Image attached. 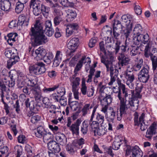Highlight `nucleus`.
Listing matches in <instances>:
<instances>
[{
  "instance_id": "2f4dec72",
  "label": "nucleus",
  "mask_w": 157,
  "mask_h": 157,
  "mask_svg": "<svg viewBox=\"0 0 157 157\" xmlns=\"http://www.w3.org/2000/svg\"><path fill=\"white\" fill-rule=\"evenodd\" d=\"M99 124L98 122L97 121H90V120L89 121V124L90 126L92 129H95L93 130L94 135H96V130L99 128Z\"/></svg>"
},
{
  "instance_id": "39448f33",
  "label": "nucleus",
  "mask_w": 157,
  "mask_h": 157,
  "mask_svg": "<svg viewBox=\"0 0 157 157\" xmlns=\"http://www.w3.org/2000/svg\"><path fill=\"white\" fill-rule=\"evenodd\" d=\"M5 56L10 59L7 62V67L10 69L19 60L17 54L15 53L11 50H6L5 52Z\"/></svg>"
},
{
  "instance_id": "cd10ccee",
  "label": "nucleus",
  "mask_w": 157,
  "mask_h": 157,
  "mask_svg": "<svg viewBox=\"0 0 157 157\" xmlns=\"http://www.w3.org/2000/svg\"><path fill=\"white\" fill-rule=\"evenodd\" d=\"M45 133L46 131L43 128L42 126H40L37 128V132L35 133V134L36 137L41 138Z\"/></svg>"
},
{
  "instance_id": "0e129e2a",
  "label": "nucleus",
  "mask_w": 157,
  "mask_h": 157,
  "mask_svg": "<svg viewBox=\"0 0 157 157\" xmlns=\"http://www.w3.org/2000/svg\"><path fill=\"white\" fill-rule=\"evenodd\" d=\"M13 108L15 109V111L17 113H20V109L18 100L16 101L15 104L13 105Z\"/></svg>"
},
{
  "instance_id": "f03ea898",
  "label": "nucleus",
  "mask_w": 157,
  "mask_h": 157,
  "mask_svg": "<svg viewBox=\"0 0 157 157\" xmlns=\"http://www.w3.org/2000/svg\"><path fill=\"white\" fill-rule=\"evenodd\" d=\"M129 48L128 44L127 43H126L124 45H121V42L120 41L117 40L116 41L114 48V52L117 54L120 51L118 57L119 64L122 67L127 65L129 63L130 59L125 54L129 52Z\"/></svg>"
},
{
  "instance_id": "c03bdc74",
  "label": "nucleus",
  "mask_w": 157,
  "mask_h": 157,
  "mask_svg": "<svg viewBox=\"0 0 157 157\" xmlns=\"http://www.w3.org/2000/svg\"><path fill=\"white\" fill-rule=\"evenodd\" d=\"M121 90H122L123 94H124V98L126 99V97H127L128 96V93L127 90L125 88V86L124 85H121L120 87L119 88L118 93H119V92H120V93L121 94Z\"/></svg>"
},
{
  "instance_id": "0eeeda50",
  "label": "nucleus",
  "mask_w": 157,
  "mask_h": 157,
  "mask_svg": "<svg viewBox=\"0 0 157 157\" xmlns=\"http://www.w3.org/2000/svg\"><path fill=\"white\" fill-rule=\"evenodd\" d=\"M134 116L135 125L138 126L140 125V128L142 131H144L147 128V126L145 124V123L144 122V118L145 116L144 113H142L139 119V115L137 112L135 113Z\"/></svg>"
},
{
  "instance_id": "69168bd1",
  "label": "nucleus",
  "mask_w": 157,
  "mask_h": 157,
  "mask_svg": "<svg viewBox=\"0 0 157 157\" xmlns=\"http://www.w3.org/2000/svg\"><path fill=\"white\" fill-rule=\"evenodd\" d=\"M37 67V64L31 66L29 67V70L30 73L35 74L36 68Z\"/></svg>"
},
{
  "instance_id": "a878e982",
  "label": "nucleus",
  "mask_w": 157,
  "mask_h": 157,
  "mask_svg": "<svg viewBox=\"0 0 157 157\" xmlns=\"http://www.w3.org/2000/svg\"><path fill=\"white\" fill-rule=\"evenodd\" d=\"M126 78L127 79V82L132 83L134 79V75L133 73L129 71H127L125 73Z\"/></svg>"
},
{
  "instance_id": "e433bc0d",
  "label": "nucleus",
  "mask_w": 157,
  "mask_h": 157,
  "mask_svg": "<svg viewBox=\"0 0 157 157\" xmlns=\"http://www.w3.org/2000/svg\"><path fill=\"white\" fill-rule=\"evenodd\" d=\"M149 67L147 65L144 66L141 70L140 71L139 74L145 75H149Z\"/></svg>"
},
{
  "instance_id": "bf43d9fd",
  "label": "nucleus",
  "mask_w": 157,
  "mask_h": 157,
  "mask_svg": "<svg viewBox=\"0 0 157 157\" xmlns=\"http://www.w3.org/2000/svg\"><path fill=\"white\" fill-rule=\"evenodd\" d=\"M52 135L51 134L50 132L46 133L44 134L43 136L44 140H48L52 139Z\"/></svg>"
},
{
  "instance_id": "6e6552de",
  "label": "nucleus",
  "mask_w": 157,
  "mask_h": 157,
  "mask_svg": "<svg viewBox=\"0 0 157 157\" xmlns=\"http://www.w3.org/2000/svg\"><path fill=\"white\" fill-rule=\"evenodd\" d=\"M58 89L57 90V93L59 94L62 96L65 94V88L63 86H61L60 85H57L54 86L52 87L47 88L44 87L42 89L43 92L46 94H48L50 92L54 91L56 89Z\"/></svg>"
},
{
  "instance_id": "58836bf2",
  "label": "nucleus",
  "mask_w": 157,
  "mask_h": 157,
  "mask_svg": "<svg viewBox=\"0 0 157 157\" xmlns=\"http://www.w3.org/2000/svg\"><path fill=\"white\" fill-rule=\"evenodd\" d=\"M117 30L113 29V30L112 31V30L111 29L109 31V32H110V34H112L113 31V36L114 38L116 40H115L114 39L113 40V42H115V44H116V40H118L119 41H120L121 42V41L120 40H118L119 39L118 37L120 35V34L119 33L117 32Z\"/></svg>"
},
{
  "instance_id": "4c0bfd02",
  "label": "nucleus",
  "mask_w": 157,
  "mask_h": 157,
  "mask_svg": "<svg viewBox=\"0 0 157 157\" xmlns=\"http://www.w3.org/2000/svg\"><path fill=\"white\" fill-rule=\"evenodd\" d=\"M149 76L139 74L138 79L140 82L143 83H146L148 80Z\"/></svg>"
},
{
  "instance_id": "864d4df0",
  "label": "nucleus",
  "mask_w": 157,
  "mask_h": 157,
  "mask_svg": "<svg viewBox=\"0 0 157 157\" xmlns=\"http://www.w3.org/2000/svg\"><path fill=\"white\" fill-rule=\"evenodd\" d=\"M96 132L98 135L100 136L104 135L106 132V131L104 128H98V129L96 130Z\"/></svg>"
},
{
  "instance_id": "20e7f679",
  "label": "nucleus",
  "mask_w": 157,
  "mask_h": 157,
  "mask_svg": "<svg viewBox=\"0 0 157 157\" xmlns=\"http://www.w3.org/2000/svg\"><path fill=\"white\" fill-rule=\"evenodd\" d=\"M124 141L127 148L126 149H125L126 156L131 155L129 157H142V156L143 153L138 146H135L132 149L130 146L127 145V141L126 140H124Z\"/></svg>"
},
{
  "instance_id": "2eb2a0df",
  "label": "nucleus",
  "mask_w": 157,
  "mask_h": 157,
  "mask_svg": "<svg viewBox=\"0 0 157 157\" xmlns=\"http://www.w3.org/2000/svg\"><path fill=\"white\" fill-rule=\"evenodd\" d=\"M39 3H40V1H36L32 3L30 2V8H33V13L36 16H38L41 13L40 8L39 7Z\"/></svg>"
},
{
  "instance_id": "e2e57ef3",
  "label": "nucleus",
  "mask_w": 157,
  "mask_h": 157,
  "mask_svg": "<svg viewBox=\"0 0 157 157\" xmlns=\"http://www.w3.org/2000/svg\"><path fill=\"white\" fill-rule=\"evenodd\" d=\"M73 146L71 145H67L66 147L67 151L71 154H73L75 152V150L73 147Z\"/></svg>"
},
{
  "instance_id": "5701e85b",
  "label": "nucleus",
  "mask_w": 157,
  "mask_h": 157,
  "mask_svg": "<svg viewBox=\"0 0 157 157\" xmlns=\"http://www.w3.org/2000/svg\"><path fill=\"white\" fill-rule=\"evenodd\" d=\"M120 113L119 114H117V119L118 121H120L123 115L124 114L126 113V110H127V107L126 106L125 107L124 105L121 104L120 102Z\"/></svg>"
},
{
  "instance_id": "6ab92c4d",
  "label": "nucleus",
  "mask_w": 157,
  "mask_h": 157,
  "mask_svg": "<svg viewBox=\"0 0 157 157\" xmlns=\"http://www.w3.org/2000/svg\"><path fill=\"white\" fill-rule=\"evenodd\" d=\"M56 139L62 145H65L67 142V138L65 135L63 134L56 135Z\"/></svg>"
},
{
  "instance_id": "b1692460",
  "label": "nucleus",
  "mask_w": 157,
  "mask_h": 157,
  "mask_svg": "<svg viewBox=\"0 0 157 157\" xmlns=\"http://www.w3.org/2000/svg\"><path fill=\"white\" fill-rule=\"evenodd\" d=\"M10 2L7 0L2 1L1 5V9L5 11H8L10 8Z\"/></svg>"
},
{
  "instance_id": "5fc2aeb1",
  "label": "nucleus",
  "mask_w": 157,
  "mask_h": 157,
  "mask_svg": "<svg viewBox=\"0 0 157 157\" xmlns=\"http://www.w3.org/2000/svg\"><path fill=\"white\" fill-rule=\"evenodd\" d=\"M96 120L98 122H99V123L101 125L103 123L104 121V117L103 116L98 113L97 116Z\"/></svg>"
},
{
  "instance_id": "de8ad7c7",
  "label": "nucleus",
  "mask_w": 157,
  "mask_h": 157,
  "mask_svg": "<svg viewBox=\"0 0 157 157\" xmlns=\"http://www.w3.org/2000/svg\"><path fill=\"white\" fill-rule=\"evenodd\" d=\"M45 32L47 36H51L54 33V31L52 28H46L44 29Z\"/></svg>"
},
{
  "instance_id": "680f3d73",
  "label": "nucleus",
  "mask_w": 157,
  "mask_h": 157,
  "mask_svg": "<svg viewBox=\"0 0 157 157\" xmlns=\"http://www.w3.org/2000/svg\"><path fill=\"white\" fill-rule=\"evenodd\" d=\"M134 10L136 14L137 15H140L142 13V10L140 6L137 5H135Z\"/></svg>"
},
{
  "instance_id": "423d86ee",
  "label": "nucleus",
  "mask_w": 157,
  "mask_h": 157,
  "mask_svg": "<svg viewBox=\"0 0 157 157\" xmlns=\"http://www.w3.org/2000/svg\"><path fill=\"white\" fill-rule=\"evenodd\" d=\"M120 103L122 104H123L125 107L127 106V109L131 106L132 109L133 107V109H136L138 108V105L139 101L137 100H133L132 99H129L128 100L124 98H122L121 97L120 92H119V94L117 96Z\"/></svg>"
},
{
  "instance_id": "aec40b11",
  "label": "nucleus",
  "mask_w": 157,
  "mask_h": 157,
  "mask_svg": "<svg viewBox=\"0 0 157 157\" xmlns=\"http://www.w3.org/2000/svg\"><path fill=\"white\" fill-rule=\"evenodd\" d=\"M9 73L11 80L9 81L8 86L9 87H12L14 86L15 84V79L13 77H14L15 74H17V72L15 70H12L9 72Z\"/></svg>"
},
{
  "instance_id": "79ce46f5",
  "label": "nucleus",
  "mask_w": 157,
  "mask_h": 157,
  "mask_svg": "<svg viewBox=\"0 0 157 157\" xmlns=\"http://www.w3.org/2000/svg\"><path fill=\"white\" fill-rule=\"evenodd\" d=\"M81 91L82 94L83 95H86V94L87 92V88L86 86L85 81L83 80V78L82 79V87L81 88Z\"/></svg>"
},
{
  "instance_id": "774afa93",
  "label": "nucleus",
  "mask_w": 157,
  "mask_h": 157,
  "mask_svg": "<svg viewBox=\"0 0 157 157\" xmlns=\"http://www.w3.org/2000/svg\"><path fill=\"white\" fill-rule=\"evenodd\" d=\"M94 90L93 87L90 88H89L86 93V95L88 97H91L93 96L94 93Z\"/></svg>"
},
{
  "instance_id": "f8f14e48",
  "label": "nucleus",
  "mask_w": 157,
  "mask_h": 157,
  "mask_svg": "<svg viewBox=\"0 0 157 157\" xmlns=\"http://www.w3.org/2000/svg\"><path fill=\"white\" fill-rule=\"evenodd\" d=\"M47 144L48 149L53 153H58L60 150L59 144L55 141L51 140Z\"/></svg>"
},
{
  "instance_id": "f3484780",
  "label": "nucleus",
  "mask_w": 157,
  "mask_h": 157,
  "mask_svg": "<svg viewBox=\"0 0 157 157\" xmlns=\"http://www.w3.org/2000/svg\"><path fill=\"white\" fill-rule=\"evenodd\" d=\"M156 128V125L152 124L148 129L146 132L145 137L149 140L151 139L152 136L155 133V131Z\"/></svg>"
},
{
  "instance_id": "dca6fc26",
  "label": "nucleus",
  "mask_w": 157,
  "mask_h": 157,
  "mask_svg": "<svg viewBox=\"0 0 157 157\" xmlns=\"http://www.w3.org/2000/svg\"><path fill=\"white\" fill-rule=\"evenodd\" d=\"M126 25H127V27L126 29L124 30L121 29V33L124 34V35L126 38L125 44L126 43H127L126 41L128 39H129L128 37L130 35L132 30V22H130L129 24H126Z\"/></svg>"
},
{
  "instance_id": "338daca9",
  "label": "nucleus",
  "mask_w": 157,
  "mask_h": 157,
  "mask_svg": "<svg viewBox=\"0 0 157 157\" xmlns=\"http://www.w3.org/2000/svg\"><path fill=\"white\" fill-rule=\"evenodd\" d=\"M90 106V104H86L85 105L82 110V111L83 113V116H85L86 114L87 110L89 109Z\"/></svg>"
},
{
  "instance_id": "4be33fe9",
  "label": "nucleus",
  "mask_w": 157,
  "mask_h": 157,
  "mask_svg": "<svg viewBox=\"0 0 157 157\" xmlns=\"http://www.w3.org/2000/svg\"><path fill=\"white\" fill-rule=\"evenodd\" d=\"M78 28V25L76 24H73L68 25L66 29V36L68 37L69 35L72 34L74 30H76Z\"/></svg>"
},
{
  "instance_id": "09e8293b",
  "label": "nucleus",
  "mask_w": 157,
  "mask_h": 157,
  "mask_svg": "<svg viewBox=\"0 0 157 157\" xmlns=\"http://www.w3.org/2000/svg\"><path fill=\"white\" fill-rule=\"evenodd\" d=\"M121 19L122 21L124 22L127 23L126 24H129L130 22H131V18L128 17L127 15H123L121 17Z\"/></svg>"
},
{
  "instance_id": "13d9d810",
  "label": "nucleus",
  "mask_w": 157,
  "mask_h": 157,
  "mask_svg": "<svg viewBox=\"0 0 157 157\" xmlns=\"http://www.w3.org/2000/svg\"><path fill=\"white\" fill-rule=\"evenodd\" d=\"M25 17L23 16L19 17L18 21L17 22V26L18 25H22L24 24L25 21Z\"/></svg>"
},
{
  "instance_id": "a211bd4d",
  "label": "nucleus",
  "mask_w": 157,
  "mask_h": 157,
  "mask_svg": "<svg viewBox=\"0 0 157 157\" xmlns=\"http://www.w3.org/2000/svg\"><path fill=\"white\" fill-rule=\"evenodd\" d=\"M25 104L27 108L29 107L30 108L31 113L30 115L29 114L28 116H33L34 113L32 111L34 109L35 107V105H36L35 102L34 101H30L29 98H27L25 102Z\"/></svg>"
},
{
  "instance_id": "412c9836",
  "label": "nucleus",
  "mask_w": 157,
  "mask_h": 157,
  "mask_svg": "<svg viewBox=\"0 0 157 157\" xmlns=\"http://www.w3.org/2000/svg\"><path fill=\"white\" fill-rule=\"evenodd\" d=\"M39 7L40 8L41 13L45 17H47L48 15L49 8L44 5L40 1Z\"/></svg>"
},
{
  "instance_id": "7ed1b4c3",
  "label": "nucleus",
  "mask_w": 157,
  "mask_h": 157,
  "mask_svg": "<svg viewBox=\"0 0 157 157\" xmlns=\"http://www.w3.org/2000/svg\"><path fill=\"white\" fill-rule=\"evenodd\" d=\"M114 61V57L111 55L106 56L105 59L103 58V56L101 57V62L106 66L107 71H110V75L113 74L114 70L115 72H118L117 69L114 68L115 65H113Z\"/></svg>"
},
{
  "instance_id": "1a4fd4ad",
  "label": "nucleus",
  "mask_w": 157,
  "mask_h": 157,
  "mask_svg": "<svg viewBox=\"0 0 157 157\" xmlns=\"http://www.w3.org/2000/svg\"><path fill=\"white\" fill-rule=\"evenodd\" d=\"M79 39L77 37H74L72 38L68 43L67 47L71 51L70 55L71 56L77 48L78 45Z\"/></svg>"
},
{
  "instance_id": "6e6d98bb",
  "label": "nucleus",
  "mask_w": 157,
  "mask_h": 157,
  "mask_svg": "<svg viewBox=\"0 0 157 157\" xmlns=\"http://www.w3.org/2000/svg\"><path fill=\"white\" fill-rule=\"evenodd\" d=\"M46 2L50 4L52 7H56L58 6L56 3H55L57 0H45Z\"/></svg>"
},
{
  "instance_id": "49530a36",
  "label": "nucleus",
  "mask_w": 157,
  "mask_h": 157,
  "mask_svg": "<svg viewBox=\"0 0 157 157\" xmlns=\"http://www.w3.org/2000/svg\"><path fill=\"white\" fill-rule=\"evenodd\" d=\"M143 65V60L142 59H140L138 61V63L135 65L134 67L135 71L139 70Z\"/></svg>"
},
{
  "instance_id": "052dcab7",
  "label": "nucleus",
  "mask_w": 157,
  "mask_h": 157,
  "mask_svg": "<svg viewBox=\"0 0 157 157\" xmlns=\"http://www.w3.org/2000/svg\"><path fill=\"white\" fill-rule=\"evenodd\" d=\"M42 102L45 105V107L48 108L50 106V102L48 99L46 97L42 98Z\"/></svg>"
},
{
  "instance_id": "ea45409f",
  "label": "nucleus",
  "mask_w": 157,
  "mask_h": 157,
  "mask_svg": "<svg viewBox=\"0 0 157 157\" xmlns=\"http://www.w3.org/2000/svg\"><path fill=\"white\" fill-rule=\"evenodd\" d=\"M142 31V28L140 24H137L133 30L134 34L136 35L141 33Z\"/></svg>"
},
{
  "instance_id": "4d7b16f0",
  "label": "nucleus",
  "mask_w": 157,
  "mask_h": 157,
  "mask_svg": "<svg viewBox=\"0 0 157 157\" xmlns=\"http://www.w3.org/2000/svg\"><path fill=\"white\" fill-rule=\"evenodd\" d=\"M97 42L96 38L93 37L90 40L88 45L90 48H93L94 47Z\"/></svg>"
},
{
  "instance_id": "473e14b6",
  "label": "nucleus",
  "mask_w": 157,
  "mask_h": 157,
  "mask_svg": "<svg viewBox=\"0 0 157 157\" xmlns=\"http://www.w3.org/2000/svg\"><path fill=\"white\" fill-rule=\"evenodd\" d=\"M53 57V54L51 52H49L43 58L44 59V61L48 64L51 63Z\"/></svg>"
},
{
  "instance_id": "393cba45",
  "label": "nucleus",
  "mask_w": 157,
  "mask_h": 157,
  "mask_svg": "<svg viewBox=\"0 0 157 157\" xmlns=\"http://www.w3.org/2000/svg\"><path fill=\"white\" fill-rule=\"evenodd\" d=\"M112 27L113 29L119 30L123 29L124 26L119 21L114 20L112 21Z\"/></svg>"
},
{
  "instance_id": "bb28decb",
  "label": "nucleus",
  "mask_w": 157,
  "mask_h": 157,
  "mask_svg": "<svg viewBox=\"0 0 157 157\" xmlns=\"http://www.w3.org/2000/svg\"><path fill=\"white\" fill-rule=\"evenodd\" d=\"M136 36L133 38V42L134 44L140 45L143 41V34L139 33L136 34Z\"/></svg>"
},
{
  "instance_id": "9b49d317",
  "label": "nucleus",
  "mask_w": 157,
  "mask_h": 157,
  "mask_svg": "<svg viewBox=\"0 0 157 157\" xmlns=\"http://www.w3.org/2000/svg\"><path fill=\"white\" fill-rule=\"evenodd\" d=\"M149 55L152 62V69L154 72L157 68V49L153 48Z\"/></svg>"
},
{
  "instance_id": "72a5a7b5",
  "label": "nucleus",
  "mask_w": 157,
  "mask_h": 157,
  "mask_svg": "<svg viewBox=\"0 0 157 157\" xmlns=\"http://www.w3.org/2000/svg\"><path fill=\"white\" fill-rule=\"evenodd\" d=\"M8 36L9 39L7 41L10 45L12 46L13 44H12V42H10V41L15 42V37H17V35L16 34H12L11 33L8 34Z\"/></svg>"
},
{
  "instance_id": "a18cd8bd",
  "label": "nucleus",
  "mask_w": 157,
  "mask_h": 157,
  "mask_svg": "<svg viewBox=\"0 0 157 157\" xmlns=\"http://www.w3.org/2000/svg\"><path fill=\"white\" fill-rule=\"evenodd\" d=\"M142 87L141 86L140 87L137 86L136 88L135 96V97L139 98H140L141 96L140 94Z\"/></svg>"
},
{
  "instance_id": "c9c22d12",
  "label": "nucleus",
  "mask_w": 157,
  "mask_h": 157,
  "mask_svg": "<svg viewBox=\"0 0 157 157\" xmlns=\"http://www.w3.org/2000/svg\"><path fill=\"white\" fill-rule=\"evenodd\" d=\"M24 6V4L19 2L16 4L15 11L17 13H20L23 10Z\"/></svg>"
},
{
  "instance_id": "ddd939ff",
  "label": "nucleus",
  "mask_w": 157,
  "mask_h": 157,
  "mask_svg": "<svg viewBox=\"0 0 157 157\" xmlns=\"http://www.w3.org/2000/svg\"><path fill=\"white\" fill-rule=\"evenodd\" d=\"M46 52L45 49L43 48L39 47L36 49L35 52L32 51V55L33 56L38 57L39 59H42L46 55Z\"/></svg>"
},
{
  "instance_id": "c85d7f7f",
  "label": "nucleus",
  "mask_w": 157,
  "mask_h": 157,
  "mask_svg": "<svg viewBox=\"0 0 157 157\" xmlns=\"http://www.w3.org/2000/svg\"><path fill=\"white\" fill-rule=\"evenodd\" d=\"M68 13L67 15V20L69 22L72 21L76 17L77 13L71 10H68Z\"/></svg>"
},
{
  "instance_id": "37998d69",
  "label": "nucleus",
  "mask_w": 157,
  "mask_h": 157,
  "mask_svg": "<svg viewBox=\"0 0 157 157\" xmlns=\"http://www.w3.org/2000/svg\"><path fill=\"white\" fill-rule=\"evenodd\" d=\"M80 79L79 78L76 77L75 78V80L72 82V89L74 90L75 89H77V87L79 86V82Z\"/></svg>"
},
{
  "instance_id": "9d476101",
  "label": "nucleus",
  "mask_w": 157,
  "mask_h": 157,
  "mask_svg": "<svg viewBox=\"0 0 157 157\" xmlns=\"http://www.w3.org/2000/svg\"><path fill=\"white\" fill-rule=\"evenodd\" d=\"M32 93L33 94L35 100L39 103L42 100L43 97L40 87L38 86L32 88Z\"/></svg>"
},
{
  "instance_id": "4468645a",
  "label": "nucleus",
  "mask_w": 157,
  "mask_h": 157,
  "mask_svg": "<svg viewBox=\"0 0 157 157\" xmlns=\"http://www.w3.org/2000/svg\"><path fill=\"white\" fill-rule=\"evenodd\" d=\"M81 122L80 119L77 120L76 122L73 124L69 128V129L71 131L73 134L78 135L79 134V126Z\"/></svg>"
},
{
  "instance_id": "7c9ffc66",
  "label": "nucleus",
  "mask_w": 157,
  "mask_h": 157,
  "mask_svg": "<svg viewBox=\"0 0 157 157\" xmlns=\"http://www.w3.org/2000/svg\"><path fill=\"white\" fill-rule=\"evenodd\" d=\"M139 45L135 44L134 46L132 45L130 48V54L132 56H135L138 53Z\"/></svg>"
},
{
  "instance_id": "c756f323",
  "label": "nucleus",
  "mask_w": 157,
  "mask_h": 157,
  "mask_svg": "<svg viewBox=\"0 0 157 157\" xmlns=\"http://www.w3.org/2000/svg\"><path fill=\"white\" fill-rule=\"evenodd\" d=\"M3 141L0 138V152L2 154H4L7 153L8 151V148L7 146H4Z\"/></svg>"
},
{
  "instance_id": "f704fd0d",
  "label": "nucleus",
  "mask_w": 157,
  "mask_h": 157,
  "mask_svg": "<svg viewBox=\"0 0 157 157\" xmlns=\"http://www.w3.org/2000/svg\"><path fill=\"white\" fill-rule=\"evenodd\" d=\"M53 22L55 26L59 25L60 24H63L64 22L63 20L60 16H57L53 19Z\"/></svg>"
},
{
  "instance_id": "a19ab883",
  "label": "nucleus",
  "mask_w": 157,
  "mask_h": 157,
  "mask_svg": "<svg viewBox=\"0 0 157 157\" xmlns=\"http://www.w3.org/2000/svg\"><path fill=\"white\" fill-rule=\"evenodd\" d=\"M39 75L42 74L45 72L46 69L44 64L42 63H39Z\"/></svg>"
},
{
  "instance_id": "8fccbe9b",
  "label": "nucleus",
  "mask_w": 157,
  "mask_h": 157,
  "mask_svg": "<svg viewBox=\"0 0 157 157\" xmlns=\"http://www.w3.org/2000/svg\"><path fill=\"white\" fill-rule=\"evenodd\" d=\"M108 117L110 121H113L115 117V112L113 109L110 111L109 113Z\"/></svg>"
},
{
  "instance_id": "f257e3e1",
  "label": "nucleus",
  "mask_w": 157,
  "mask_h": 157,
  "mask_svg": "<svg viewBox=\"0 0 157 157\" xmlns=\"http://www.w3.org/2000/svg\"><path fill=\"white\" fill-rule=\"evenodd\" d=\"M43 24L39 20L36 21L34 27H32L29 33L32 44L36 46L45 44L48 41L47 38L44 34Z\"/></svg>"
},
{
  "instance_id": "3c124183",
  "label": "nucleus",
  "mask_w": 157,
  "mask_h": 157,
  "mask_svg": "<svg viewBox=\"0 0 157 157\" xmlns=\"http://www.w3.org/2000/svg\"><path fill=\"white\" fill-rule=\"evenodd\" d=\"M40 116L38 115H35L32 117L31 121L32 123L35 124L40 121Z\"/></svg>"
},
{
  "instance_id": "603ef678",
  "label": "nucleus",
  "mask_w": 157,
  "mask_h": 157,
  "mask_svg": "<svg viewBox=\"0 0 157 157\" xmlns=\"http://www.w3.org/2000/svg\"><path fill=\"white\" fill-rule=\"evenodd\" d=\"M122 141V140H120V142L114 141L113 142L112 146L113 148L115 150L118 149L119 148L121 145L120 142H121Z\"/></svg>"
}]
</instances>
